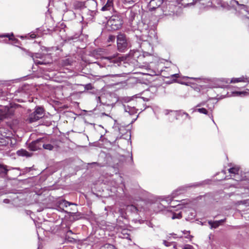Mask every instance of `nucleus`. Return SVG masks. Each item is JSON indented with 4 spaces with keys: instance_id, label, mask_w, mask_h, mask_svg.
Instances as JSON below:
<instances>
[{
    "instance_id": "obj_1",
    "label": "nucleus",
    "mask_w": 249,
    "mask_h": 249,
    "mask_svg": "<svg viewBox=\"0 0 249 249\" xmlns=\"http://www.w3.org/2000/svg\"><path fill=\"white\" fill-rule=\"evenodd\" d=\"M118 53H115L113 55L102 58L103 67L106 68L113 67L119 66L123 61V59L118 56Z\"/></svg>"
},
{
    "instance_id": "obj_2",
    "label": "nucleus",
    "mask_w": 249,
    "mask_h": 249,
    "mask_svg": "<svg viewBox=\"0 0 249 249\" xmlns=\"http://www.w3.org/2000/svg\"><path fill=\"white\" fill-rule=\"evenodd\" d=\"M42 147L47 150H56L59 147L60 142L54 139L43 137L42 141Z\"/></svg>"
},
{
    "instance_id": "obj_3",
    "label": "nucleus",
    "mask_w": 249,
    "mask_h": 249,
    "mask_svg": "<svg viewBox=\"0 0 249 249\" xmlns=\"http://www.w3.org/2000/svg\"><path fill=\"white\" fill-rule=\"evenodd\" d=\"M44 116V109L40 107H37L36 108L35 111L29 114L26 119V122L29 123H32L36 122L42 118Z\"/></svg>"
},
{
    "instance_id": "obj_4",
    "label": "nucleus",
    "mask_w": 249,
    "mask_h": 249,
    "mask_svg": "<svg viewBox=\"0 0 249 249\" xmlns=\"http://www.w3.org/2000/svg\"><path fill=\"white\" fill-rule=\"evenodd\" d=\"M123 24V20L118 15H113L107 21V25L110 26L111 30L119 29Z\"/></svg>"
},
{
    "instance_id": "obj_5",
    "label": "nucleus",
    "mask_w": 249,
    "mask_h": 249,
    "mask_svg": "<svg viewBox=\"0 0 249 249\" xmlns=\"http://www.w3.org/2000/svg\"><path fill=\"white\" fill-rule=\"evenodd\" d=\"M117 48L119 52H124L128 49V43L124 34H120L117 36Z\"/></svg>"
},
{
    "instance_id": "obj_6",
    "label": "nucleus",
    "mask_w": 249,
    "mask_h": 249,
    "mask_svg": "<svg viewBox=\"0 0 249 249\" xmlns=\"http://www.w3.org/2000/svg\"><path fill=\"white\" fill-rule=\"evenodd\" d=\"M201 2L203 5L206 4V6H211L212 1L211 0H180L179 3L184 7L195 4L196 1Z\"/></svg>"
},
{
    "instance_id": "obj_7",
    "label": "nucleus",
    "mask_w": 249,
    "mask_h": 249,
    "mask_svg": "<svg viewBox=\"0 0 249 249\" xmlns=\"http://www.w3.org/2000/svg\"><path fill=\"white\" fill-rule=\"evenodd\" d=\"M43 138H39L36 140L32 142L29 145V148L31 151H36L38 149H41L42 147V141Z\"/></svg>"
},
{
    "instance_id": "obj_8",
    "label": "nucleus",
    "mask_w": 249,
    "mask_h": 249,
    "mask_svg": "<svg viewBox=\"0 0 249 249\" xmlns=\"http://www.w3.org/2000/svg\"><path fill=\"white\" fill-rule=\"evenodd\" d=\"M171 115L173 116L174 118H176V120L182 119V120H185L186 119H190L191 117L189 114L182 111H172Z\"/></svg>"
},
{
    "instance_id": "obj_9",
    "label": "nucleus",
    "mask_w": 249,
    "mask_h": 249,
    "mask_svg": "<svg viewBox=\"0 0 249 249\" xmlns=\"http://www.w3.org/2000/svg\"><path fill=\"white\" fill-rule=\"evenodd\" d=\"M162 3V0H151L148 4V7L149 10L152 11L159 7Z\"/></svg>"
},
{
    "instance_id": "obj_10",
    "label": "nucleus",
    "mask_w": 249,
    "mask_h": 249,
    "mask_svg": "<svg viewBox=\"0 0 249 249\" xmlns=\"http://www.w3.org/2000/svg\"><path fill=\"white\" fill-rule=\"evenodd\" d=\"M226 221V218L218 221H209L208 224L211 226V229H215L222 225Z\"/></svg>"
},
{
    "instance_id": "obj_11",
    "label": "nucleus",
    "mask_w": 249,
    "mask_h": 249,
    "mask_svg": "<svg viewBox=\"0 0 249 249\" xmlns=\"http://www.w3.org/2000/svg\"><path fill=\"white\" fill-rule=\"evenodd\" d=\"M241 82L249 83V77L246 76H243L239 78H233L231 80L230 83H237Z\"/></svg>"
},
{
    "instance_id": "obj_12",
    "label": "nucleus",
    "mask_w": 249,
    "mask_h": 249,
    "mask_svg": "<svg viewBox=\"0 0 249 249\" xmlns=\"http://www.w3.org/2000/svg\"><path fill=\"white\" fill-rule=\"evenodd\" d=\"M9 144H12V141L9 136L6 137L4 139L0 138V145H8Z\"/></svg>"
},
{
    "instance_id": "obj_13",
    "label": "nucleus",
    "mask_w": 249,
    "mask_h": 249,
    "mask_svg": "<svg viewBox=\"0 0 249 249\" xmlns=\"http://www.w3.org/2000/svg\"><path fill=\"white\" fill-rule=\"evenodd\" d=\"M113 5V3L112 1L111 0H107L106 4L101 8V11H109L112 8Z\"/></svg>"
},
{
    "instance_id": "obj_14",
    "label": "nucleus",
    "mask_w": 249,
    "mask_h": 249,
    "mask_svg": "<svg viewBox=\"0 0 249 249\" xmlns=\"http://www.w3.org/2000/svg\"><path fill=\"white\" fill-rule=\"evenodd\" d=\"M17 154L19 156H23V157L25 156L26 157H29L32 156L31 153H30L29 152L27 151L26 150L23 149L18 150L17 152Z\"/></svg>"
},
{
    "instance_id": "obj_15",
    "label": "nucleus",
    "mask_w": 249,
    "mask_h": 249,
    "mask_svg": "<svg viewBox=\"0 0 249 249\" xmlns=\"http://www.w3.org/2000/svg\"><path fill=\"white\" fill-rule=\"evenodd\" d=\"M124 107L125 111L128 112L130 115L136 113V110L134 107L124 105Z\"/></svg>"
},
{
    "instance_id": "obj_16",
    "label": "nucleus",
    "mask_w": 249,
    "mask_h": 249,
    "mask_svg": "<svg viewBox=\"0 0 249 249\" xmlns=\"http://www.w3.org/2000/svg\"><path fill=\"white\" fill-rule=\"evenodd\" d=\"M9 169L6 168V166L0 164V176H5Z\"/></svg>"
},
{
    "instance_id": "obj_17",
    "label": "nucleus",
    "mask_w": 249,
    "mask_h": 249,
    "mask_svg": "<svg viewBox=\"0 0 249 249\" xmlns=\"http://www.w3.org/2000/svg\"><path fill=\"white\" fill-rule=\"evenodd\" d=\"M172 111H175L174 110H165L164 111V113L166 115H169V120L170 121H173L176 119V118H174L173 116L171 115Z\"/></svg>"
},
{
    "instance_id": "obj_18",
    "label": "nucleus",
    "mask_w": 249,
    "mask_h": 249,
    "mask_svg": "<svg viewBox=\"0 0 249 249\" xmlns=\"http://www.w3.org/2000/svg\"><path fill=\"white\" fill-rule=\"evenodd\" d=\"M136 13L132 11H130L127 13L128 18L130 22L134 19Z\"/></svg>"
},
{
    "instance_id": "obj_19",
    "label": "nucleus",
    "mask_w": 249,
    "mask_h": 249,
    "mask_svg": "<svg viewBox=\"0 0 249 249\" xmlns=\"http://www.w3.org/2000/svg\"><path fill=\"white\" fill-rule=\"evenodd\" d=\"M239 170V169L238 167H234L230 168L229 169V172L231 174L236 175V174H238Z\"/></svg>"
},
{
    "instance_id": "obj_20",
    "label": "nucleus",
    "mask_w": 249,
    "mask_h": 249,
    "mask_svg": "<svg viewBox=\"0 0 249 249\" xmlns=\"http://www.w3.org/2000/svg\"><path fill=\"white\" fill-rule=\"evenodd\" d=\"M234 96H243L248 94L246 91H234L232 92Z\"/></svg>"
},
{
    "instance_id": "obj_21",
    "label": "nucleus",
    "mask_w": 249,
    "mask_h": 249,
    "mask_svg": "<svg viewBox=\"0 0 249 249\" xmlns=\"http://www.w3.org/2000/svg\"><path fill=\"white\" fill-rule=\"evenodd\" d=\"M233 1L235 2L238 5V9H242L244 10L245 11H247L248 8L246 5L244 4H240L238 1L236 0H234Z\"/></svg>"
},
{
    "instance_id": "obj_22",
    "label": "nucleus",
    "mask_w": 249,
    "mask_h": 249,
    "mask_svg": "<svg viewBox=\"0 0 249 249\" xmlns=\"http://www.w3.org/2000/svg\"><path fill=\"white\" fill-rule=\"evenodd\" d=\"M196 111L199 112L200 113L204 114H208V110L204 107L198 108L196 110Z\"/></svg>"
},
{
    "instance_id": "obj_23",
    "label": "nucleus",
    "mask_w": 249,
    "mask_h": 249,
    "mask_svg": "<svg viewBox=\"0 0 249 249\" xmlns=\"http://www.w3.org/2000/svg\"><path fill=\"white\" fill-rule=\"evenodd\" d=\"M60 204L62 205V206H64L66 207H67L68 206H70L71 205H75L74 203H71V202H69L66 200H63L61 203Z\"/></svg>"
},
{
    "instance_id": "obj_24",
    "label": "nucleus",
    "mask_w": 249,
    "mask_h": 249,
    "mask_svg": "<svg viewBox=\"0 0 249 249\" xmlns=\"http://www.w3.org/2000/svg\"><path fill=\"white\" fill-rule=\"evenodd\" d=\"M182 217L181 213H174L172 215V218L173 219H180Z\"/></svg>"
},
{
    "instance_id": "obj_25",
    "label": "nucleus",
    "mask_w": 249,
    "mask_h": 249,
    "mask_svg": "<svg viewBox=\"0 0 249 249\" xmlns=\"http://www.w3.org/2000/svg\"><path fill=\"white\" fill-rule=\"evenodd\" d=\"M35 62L36 64L37 65H46L47 64H49L50 62H45L44 61H39V60H36L35 61Z\"/></svg>"
},
{
    "instance_id": "obj_26",
    "label": "nucleus",
    "mask_w": 249,
    "mask_h": 249,
    "mask_svg": "<svg viewBox=\"0 0 249 249\" xmlns=\"http://www.w3.org/2000/svg\"><path fill=\"white\" fill-rule=\"evenodd\" d=\"M136 0H124V3H132L134 2Z\"/></svg>"
},
{
    "instance_id": "obj_27",
    "label": "nucleus",
    "mask_w": 249,
    "mask_h": 249,
    "mask_svg": "<svg viewBox=\"0 0 249 249\" xmlns=\"http://www.w3.org/2000/svg\"><path fill=\"white\" fill-rule=\"evenodd\" d=\"M85 89H92V86L90 84H87L85 85Z\"/></svg>"
},
{
    "instance_id": "obj_28",
    "label": "nucleus",
    "mask_w": 249,
    "mask_h": 249,
    "mask_svg": "<svg viewBox=\"0 0 249 249\" xmlns=\"http://www.w3.org/2000/svg\"><path fill=\"white\" fill-rule=\"evenodd\" d=\"M163 244L165 246H167V247H169V246H170L171 244V243L170 242H168L165 240H164L163 241Z\"/></svg>"
},
{
    "instance_id": "obj_29",
    "label": "nucleus",
    "mask_w": 249,
    "mask_h": 249,
    "mask_svg": "<svg viewBox=\"0 0 249 249\" xmlns=\"http://www.w3.org/2000/svg\"><path fill=\"white\" fill-rule=\"evenodd\" d=\"M205 104V103L204 102L200 103L196 105V107H201V106H204Z\"/></svg>"
},
{
    "instance_id": "obj_30",
    "label": "nucleus",
    "mask_w": 249,
    "mask_h": 249,
    "mask_svg": "<svg viewBox=\"0 0 249 249\" xmlns=\"http://www.w3.org/2000/svg\"><path fill=\"white\" fill-rule=\"evenodd\" d=\"M41 56L42 55L41 54H39V53H36V58H41Z\"/></svg>"
},
{
    "instance_id": "obj_31",
    "label": "nucleus",
    "mask_w": 249,
    "mask_h": 249,
    "mask_svg": "<svg viewBox=\"0 0 249 249\" xmlns=\"http://www.w3.org/2000/svg\"><path fill=\"white\" fill-rule=\"evenodd\" d=\"M176 196V193L174 192L172 195V199H173L174 197H175ZM170 201H172V199H170Z\"/></svg>"
},
{
    "instance_id": "obj_32",
    "label": "nucleus",
    "mask_w": 249,
    "mask_h": 249,
    "mask_svg": "<svg viewBox=\"0 0 249 249\" xmlns=\"http://www.w3.org/2000/svg\"><path fill=\"white\" fill-rule=\"evenodd\" d=\"M184 249H192V247L190 246L187 245L184 247Z\"/></svg>"
},
{
    "instance_id": "obj_33",
    "label": "nucleus",
    "mask_w": 249,
    "mask_h": 249,
    "mask_svg": "<svg viewBox=\"0 0 249 249\" xmlns=\"http://www.w3.org/2000/svg\"><path fill=\"white\" fill-rule=\"evenodd\" d=\"M3 202L5 203H8L9 202V200L8 199H4L3 200Z\"/></svg>"
},
{
    "instance_id": "obj_34",
    "label": "nucleus",
    "mask_w": 249,
    "mask_h": 249,
    "mask_svg": "<svg viewBox=\"0 0 249 249\" xmlns=\"http://www.w3.org/2000/svg\"><path fill=\"white\" fill-rule=\"evenodd\" d=\"M90 2H91L92 4H93V5H96V6L97 5V3H96V2L95 1L93 0H90Z\"/></svg>"
},
{
    "instance_id": "obj_35",
    "label": "nucleus",
    "mask_w": 249,
    "mask_h": 249,
    "mask_svg": "<svg viewBox=\"0 0 249 249\" xmlns=\"http://www.w3.org/2000/svg\"><path fill=\"white\" fill-rule=\"evenodd\" d=\"M69 233L72 234L73 232L71 230H69L67 232V235H68Z\"/></svg>"
},
{
    "instance_id": "obj_36",
    "label": "nucleus",
    "mask_w": 249,
    "mask_h": 249,
    "mask_svg": "<svg viewBox=\"0 0 249 249\" xmlns=\"http://www.w3.org/2000/svg\"><path fill=\"white\" fill-rule=\"evenodd\" d=\"M3 92L1 89H0V97L3 95Z\"/></svg>"
},
{
    "instance_id": "obj_37",
    "label": "nucleus",
    "mask_w": 249,
    "mask_h": 249,
    "mask_svg": "<svg viewBox=\"0 0 249 249\" xmlns=\"http://www.w3.org/2000/svg\"><path fill=\"white\" fill-rule=\"evenodd\" d=\"M173 76L178 78V74H173Z\"/></svg>"
},
{
    "instance_id": "obj_38",
    "label": "nucleus",
    "mask_w": 249,
    "mask_h": 249,
    "mask_svg": "<svg viewBox=\"0 0 249 249\" xmlns=\"http://www.w3.org/2000/svg\"><path fill=\"white\" fill-rule=\"evenodd\" d=\"M31 37L32 38H35V35H34V34H33V35H32L31 36Z\"/></svg>"
},
{
    "instance_id": "obj_39",
    "label": "nucleus",
    "mask_w": 249,
    "mask_h": 249,
    "mask_svg": "<svg viewBox=\"0 0 249 249\" xmlns=\"http://www.w3.org/2000/svg\"><path fill=\"white\" fill-rule=\"evenodd\" d=\"M6 36V37H9V35H8V34H7V35H3V36Z\"/></svg>"
},
{
    "instance_id": "obj_40",
    "label": "nucleus",
    "mask_w": 249,
    "mask_h": 249,
    "mask_svg": "<svg viewBox=\"0 0 249 249\" xmlns=\"http://www.w3.org/2000/svg\"><path fill=\"white\" fill-rule=\"evenodd\" d=\"M3 116H4V117H7V114L5 113V114H3Z\"/></svg>"
},
{
    "instance_id": "obj_41",
    "label": "nucleus",
    "mask_w": 249,
    "mask_h": 249,
    "mask_svg": "<svg viewBox=\"0 0 249 249\" xmlns=\"http://www.w3.org/2000/svg\"><path fill=\"white\" fill-rule=\"evenodd\" d=\"M97 99H98V100H99V101L100 100V97H98Z\"/></svg>"
},
{
    "instance_id": "obj_42",
    "label": "nucleus",
    "mask_w": 249,
    "mask_h": 249,
    "mask_svg": "<svg viewBox=\"0 0 249 249\" xmlns=\"http://www.w3.org/2000/svg\"><path fill=\"white\" fill-rule=\"evenodd\" d=\"M133 159H132V157L131 156V160L132 161Z\"/></svg>"
},
{
    "instance_id": "obj_43",
    "label": "nucleus",
    "mask_w": 249,
    "mask_h": 249,
    "mask_svg": "<svg viewBox=\"0 0 249 249\" xmlns=\"http://www.w3.org/2000/svg\"><path fill=\"white\" fill-rule=\"evenodd\" d=\"M187 78H190V77H187ZM192 79H193V78H191Z\"/></svg>"
},
{
    "instance_id": "obj_44",
    "label": "nucleus",
    "mask_w": 249,
    "mask_h": 249,
    "mask_svg": "<svg viewBox=\"0 0 249 249\" xmlns=\"http://www.w3.org/2000/svg\"><path fill=\"white\" fill-rule=\"evenodd\" d=\"M4 109H5V110H6V109H7V107H4Z\"/></svg>"
},
{
    "instance_id": "obj_45",
    "label": "nucleus",
    "mask_w": 249,
    "mask_h": 249,
    "mask_svg": "<svg viewBox=\"0 0 249 249\" xmlns=\"http://www.w3.org/2000/svg\"><path fill=\"white\" fill-rule=\"evenodd\" d=\"M185 232H189V231H185Z\"/></svg>"
}]
</instances>
